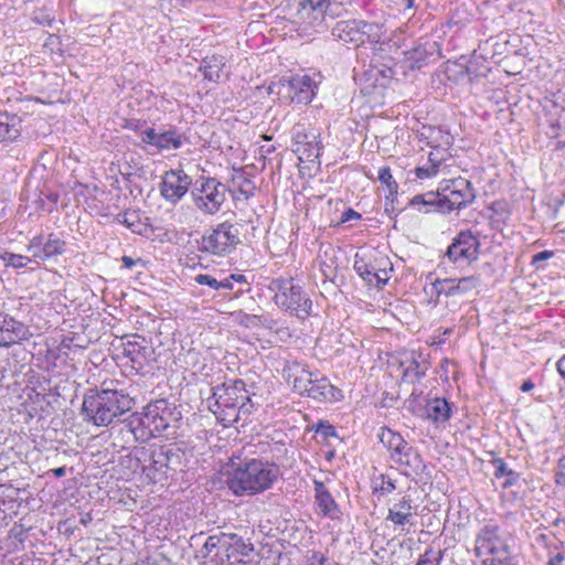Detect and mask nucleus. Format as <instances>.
<instances>
[{"label": "nucleus", "instance_id": "nucleus-59", "mask_svg": "<svg viewBox=\"0 0 565 565\" xmlns=\"http://www.w3.org/2000/svg\"><path fill=\"white\" fill-rule=\"evenodd\" d=\"M411 204H412V205H426V204H425V196H423V194L415 195V196L412 199Z\"/></svg>", "mask_w": 565, "mask_h": 565}, {"label": "nucleus", "instance_id": "nucleus-13", "mask_svg": "<svg viewBox=\"0 0 565 565\" xmlns=\"http://www.w3.org/2000/svg\"><path fill=\"white\" fill-rule=\"evenodd\" d=\"M479 246V239L470 231H462L448 246L443 264L448 262L458 266L470 265L478 258Z\"/></svg>", "mask_w": 565, "mask_h": 565}, {"label": "nucleus", "instance_id": "nucleus-51", "mask_svg": "<svg viewBox=\"0 0 565 565\" xmlns=\"http://www.w3.org/2000/svg\"><path fill=\"white\" fill-rule=\"evenodd\" d=\"M327 558L319 552H315L308 559L307 565H326Z\"/></svg>", "mask_w": 565, "mask_h": 565}, {"label": "nucleus", "instance_id": "nucleus-24", "mask_svg": "<svg viewBox=\"0 0 565 565\" xmlns=\"http://www.w3.org/2000/svg\"><path fill=\"white\" fill-rule=\"evenodd\" d=\"M413 500L409 495H404L398 502L394 503L388 510L386 520L397 526H403L411 522L413 516Z\"/></svg>", "mask_w": 565, "mask_h": 565}, {"label": "nucleus", "instance_id": "nucleus-9", "mask_svg": "<svg viewBox=\"0 0 565 565\" xmlns=\"http://www.w3.org/2000/svg\"><path fill=\"white\" fill-rule=\"evenodd\" d=\"M227 188L215 178H200L191 191L195 207L204 215H214L226 201Z\"/></svg>", "mask_w": 565, "mask_h": 565}, {"label": "nucleus", "instance_id": "nucleus-57", "mask_svg": "<svg viewBox=\"0 0 565 565\" xmlns=\"http://www.w3.org/2000/svg\"><path fill=\"white\" fill-rule=\"evenodd\" d=\"M429 552H426L417 562L416 565H436L434 561L429 557Z\"/></svg>", "mask_w": 565, "mask_h": 565}, {"label": "nucleus", "instance_id": "nucleus-21", "mask_svg": "<svg viewBox=\"0 0 565 565\" xmlns=\"http://www.w3.org/2000/svg\"><path fill=\"white\" fill-rule=\"evenodd\" d=\"M226 60L223 55L213 54L202 60L199 67L202 72L204 79L213 83H218L222 78L228 77V72H225Z\"/></svg>", "mask_w": 565, "mask_h": 565}, {"label": "nucleus", "instance_id": "nucleus-54", "mask_svg": "<svg viewBox=\"0 0 565 565\" xmlns=\"http://www.w3.org/2000/svg\"><path fill=\"white\" fill-rule=\"evenodd\" d=\"M439 151L437 152H430L428 157L429 166L434 167L436 170H438L441 161L444 160L443 157L438 156Z\"/></svg>", "mask_w": 565, "mask_h": 565}, {"label": "nucleus", "instance_id": "nucleus-26", "mask_svg": "<svg viewBox=\"0 0 565 565\" xmlns=\"http://www.w3.org/2000/svg\"><path fill=\"white\" fill-rule=\"evenodd\" d=\"M425 416L434 422H446L450 417L451 408L445 398L429 399L424 408Z\"/></svg>", "mask_w": 565, "mask_h": 565}, {"label": "nucleus", "instance_id": "nucleus-34", "mask_svg": "<svg viewBox=\"0 0 565 565\" xmlns=\"http://www.w3.org/2000/svg\"><path fill=\"white\" fill-rule=\"evenodd\" d=\"M117 220L134 233H141L143 224L139 221L138 214L135 211L120 213L118 214Z\"/></svg>", "mask_w": 565, "mask_h": 565}, {"label": "nucleus", "instance_id": "nucleus-7", "mask_svg": "<svg viewBox=\"0 0 565 565\" xmlns=\"http://www.w3.org/2000/svg\"><path fill=\"white\" fill-rule=\"evenodd\" d=\"M379 438L390 451V458L404 468L405 475H419L424 471L425 463L420 454L399 433L383 427Z\"/></svg>", "mask_w": 565, "mask_h": 565}, {"label": "nucleus", "instance_id": "nucleus-27", "mask_svg": "<svg viewBox=\"0 0 565 565\" xmlns=\"http://www.w3.org/2000/svg\"><path fill=\"white\" fill-rule=\"evenodd\" d=\"M21 120L15 115L0 113V141H13L20 136Z\"/></svg>", "mask_w": 565, "mask_h": 565}, {"label": "nucleus", "instance_id": "nucleus-44", "mask_svg": "<svg viewBox=\"0 0 565 565\" xmlns=\"http://www.w3.org/2000/svg\"><path fill=\"white\" fill-rule=\"evenodd\" d=\"M194 280L199 285H206L213 289H220V280H217L215 277L207 275V274H199L195 276Z\"/></svg>", "mask_w": 565, "mask_h": 565}, {"label": "nucleus", "instance_id": "nucleus-12", "mask_svg": "<svg viewBox=\"0 0 565 565\" xmlns=\"http://www.w3.org/2000/svg\"><path fill=\"white\" fill-rule=\"evenodd\" d=\"M440 211L461 210L476 199L475 190L467 179L458 178L446 181L439 186Z\"/></svg>", "mask_w": 565, "mask_h": 565}, {"label": "nucleus", "instance_id": "nucleus-28", "mask_svg": "<svg viewBox=\"0 0 565 565\" xmlns=\"http://www.w3.org/2000/svg\"><path fill=\"white\" fill-rule=\"evenodd\" d=\"M223 540H225L227 554L233 556H247L253 551V544L245 541L242 536L236 533H222Z\"/></svg>", "mask_w": 565, "mask_h": 565}, {"label": "nucleus", "instance_id": "nucleus-47", "mask_svg": "<svg viewBox=\"0 0 565 565\" xmlns=\"http://www.w3.org/2000/svg\"><path fill=\"white\" fill-rule=\"evenodd\" d=\"M388 273L385 268H379L376 266V270H375V274H374V285H376L377 287H381L382 285H385L386 281L388 280Z\"/></svg>", "mask_w": 565, "mask_h": 565}, {"label": "nucleus", "instance_id": "nucleus-31", "mask_svg": "<svg viewBox=\"0 0 565 565\" xmlns=\"http://www.w3.org/2000/svg\"><path fill=\"white\" fill-rule=\"evenodd\" d=\"M321 142L317 139L308 141L305 147L300 149H294V152L298 156V159L302 162H315L319 159L321 153Z\"/></svg>", "mask_w": 565, "mask_h": 565}, {"label": "nucleus", "instance_id": "nucleus-8", "mask_svg": "<svg viewBox=\"0 0 565 565\" xmlns=\"http://www.w3.org/2000/svg\"><path fill=\"white\" fill-rule=\"evenodd\" d=\"M148 457L149 465L143 470L154 482L168 479L170 472L182 470L184 452L174 445L152 446Z\"/></svg>", "mask_w": 565, "mask_h": 565}, {"label": "nucleus", "instance_id": "nucleus-22", "mask_svg": "<svg viewBox=\"0 0 565 565\" xmlns=\"http://www.w3.org/2000/svg\"><path fill=\"white\" fill-rule=\"evenodd\" d=\"M315 497L320 512L324 516L338 519L341 514L339 507L322 481L315 480Z\"/></svg>", "mask_w": 565, "mask_h": 565}, {"label": "nucleus", "instance_id": "nucleus-33", "mask_svg": "<svg viewBox=\"0 0 565 565\" xmlns=\"http://www.w3.org/2000/svg\"><path fill=\"white\" fill-rule=\"evenodd\" d=\"M233 183L237 191L245 196V199H248L254 195L256 185L252 180L246 178L243 173H238L233 178Z\"/></svg>", "mask_w": 565, "mask_h": 565}, {"label": "nucleus", "instance_id": "nucleus-37", "mask_svg": "<svg viewBox=\"0 0 565 565\" xmlns=\"http://www.w3.org/2000/svg\"><path fill=\"white\" fill-rule=\"evenodd\" d=\"M379 180L382 184H384L391 196L397 194L398 184L393 179L390 167H383L379 171Z\"/></svg>", "mask_w": 565, "mask_h": 565}, {"label": "nucleus", "instance_id": "nucleus-45", "mask_svg": "<svg viewBox=\"0 0 565 565\" xmlns=\"http://www.w3.org/2000/svg\"><path fill=\"white\" fill-rule=\"evenodd\" d=\"M160 132H157L153 128H148L141 134V141L151 146H157Z\"/></svg>", "mask_w": 565, "mask_h": 565}, {"label": "nucleus", "instance_id": "nucleus-25", "mask_svg": "<svg viewBox=\"0 0 565 565\" xmlns=\"http://www.w3.org/2000/svg\"><path fill=\"white\" fill-rule=\"evenodd\" d=\"M377 263H387V259H372L366 254L358 253L354 260V270L360 277L363 278L369 285H374V274Z\"/></svg>", "mask_w": 565, "mask_h": 565}, {"label": "nucleus", "instance_id": "nucleus-30", "mask_svg": "<svg viewBox=\"0 0 565 565\" xmlns=\"http://www.w3.org/2000/svg\"><path fill=\"white\" fill-rule=\"evenodd\" d=\"M65 250V242L60 239L54 234H50L47 239H43V247L41 252V260H46L57 255H62ZM36 256H40L38 254Z\"/></svg>", "mask_w": 565, "mask_h": 565}, {"label": "nucleus", "instance_id": "nucleus-56", "mask_svg": "<svg viewBox=\"0 0 565 565\" xmlns=\"http://www.w3.org/2000/svg\"><path fill=\"white\" fill-rule=\"evenodd\" d=\"M563 562H564V555L561 553H557L548 559L547 565H562Z\"/></svg>", "mask_w": 565, "mask_h": 565}, {"label": "nucleus", "instance_id": "nucleus-3", "mask_svg": "<svg viewBox=\"0 0 565 565\" xmlns=\"http://www.w3.org/2000/svg\"><path fill=\"white\" fill-rule=\"evenodd\" d=\"M280 476L277 465L262 459H245L226 480L228 489L236 495H254L273 487Z\"/></svg>", "mask_w": 565, "mask_h": 565}, {"label": "nucleus", "instance_id": "nucleus-10", "mask_svg": "<svg viewBox=\"0 0 565 565\" xmlns=\"http://www.w3.org/2000/svg\"><path fill=\"white\" fill-rule=\"evenodd\" d=\"M331 33L339 41L359 46L365 41L377 42L381 38V25L356 19L339 21Z\"/></svg>", "mask_w": 565, "mask_h": 565}, {"label": "nucleus", "instance_id": "nucleus-19", "mask_svg": "<svg viewBox=\"0 0 565 565\" xmlns=\"http://www.w3.org/2000/svg\"><path fill=\"white\" fill-rule=\"evenodd\" d=\"M28 328L9 316L0 315V345L9 347L28 338Z\"/></svg>", "mask_w": 565, "mask_h": 565}, {"label": "nucleus", "instance_id": "nucleus-5", "mask_svg": "<svg viewBox=\"0 0 565 565\" xmlns=\"http://www.w3.org/2000/svg\"><path fill=\"white\" fill-rule=\"evenodd\" d=\"M269 289L275 303L291 316L306 319L311 313L312 301L294 278L273 279Z\"/></svg>", "mask_w": 565, "mask_h": 565}, {"label": "nucleus", "instance_id": "nucleus-11", "mask_svg": "<svg viewBox=\"0 0 565 565\" xmlns=\"http://www.w3.org/2000/svg\"><path fill=\"white\" fill-rule=\"evenodd\" d=\"M238 244L237 226L230 222H223L202 236L201 248L204 252L223 256L234 250Z\"/></svg>", "mask_w": 565, "mask_h": 565}, {"label": "nucleus", "instance_id": "nucleus-29", "mask_svg": "<svg viewBox=\"0 0 565 565\" xmlns=\"http://www.w3.org/2000/svg\"><path fill=\"white\" fill-rule=\"evenodd\" d=\"M319 135L315 131V129L308 127L305 124H296L291 130L292 150L305 147L308 141L317 139Z\"/></svg>", "mask_w": 565, "mask_h": 565}, {"label": "nucleus", "instance_id": "nucleus-4", "mask_svg": "<svg viewBox=\"0 0 565 565\" xmlns=\"http://www.w3.org/2000/svg\"><path fill=\"white\" fill-rule=\"evenodd\" d=\"M248 401L249 396L244 381L235 380L215 386L207 403L216 419L227 427L238 420L242 412H249Z\"/></svg>", "mask_w": 565, "mask_h": 565}, {"label": "nucleus", "instance_id": "nucleus-1", "mask_svg": "<svg viewBox=\"0 0 565 565\" xmlns=\"http://www.w3.org/2000/svg\"><path fill=\"white\" fill-rule=\"evenodd\" d=\"M105 385L106 383H103L100 390H90L84 395L82 403L84 422L97 427H106L115 423L135 405V399L124 390L105 387Z\"/></svg>", "mask_w": 565, "mask_h": 565}, {"label": "nucleus", "instance_id": "nucleus-64", "mask_svg": "<svg viewBox=\"0 0 565 565\" xmlns=\"http://www.w3.org/2000/svg\"><path fill=\"white\" fill-rule=\"evenodd\" d=\"M92 520L89 514H86L84 518H82L81 523L86 525Z\"/></svg>", "mask_w": 565, "mask_h": 565}, {"label": "nucleus", "instance_id": "nucleus-36", "mask_svg": "<svg viewBox=\"0 0 565 565\" xmlns=\"http://www.w3.org/2000/svg\"><path fill=\"white\" fill-rule=\"evenodd\" d=\"M492 465L494 467L493 475L495 478H502L505 476L509 477V479L505 481L504 486L512 484V482L516 479V477H518L516 473L513 470L509 469L507 463L502 459H500V458L494 459L492 461Z\"/></svg>", "mask_w": 565, "mask_h": 565}, {"label": "nucleus", "instance_id": "nucleus-60", "mask_svg": "<svg viewBox=\"0 0 565 565\" xmlns=\"http://www.w3.org/2000/svg\"><path fill=\"white\" fill-rule=\"evenodd\" d=\"M51 472L56 478H62V477H64L66 475V468L65 467H58V468L52 469Z\"/></svg>", "mask_w": 565, "mask_h": 565}, {"label": "nucleus", "instance_id": "nucleus-49", "mask_svg": "<svg viewBox=\"0 0 565 565\" xmlns=\"http://www.w3.org/2000/svg\"><path fill=\"white\" fill-rule=\"evenodd\" d=\"M316 433L323 435L324 437L334 436L335 429L330 424L320 422L317 425Z\"/></svg>", "mask_w": 565, "mask_h": 565}, {"label": "nucleus", "instance_id": "nucleus-32", "mask_svg": "<svg viewBox=\"0 0 565 565\" xmlns=\"http://www.w3.org/2000/svg\"><path fill=\"white\" fill-rule=\"evenodd\" d=\"M181 145V136L175 130H167L160 132L156 148L159 150L179 149Z\"/></svg>", "mask_w": 565, "mask_h": 565}, {"label": "nucleus", "instance_id": "nucleus-20", "mask_svg": "<svg viewBox=\"0 0 565 565\" xmlns=\"http://www.w3.org/2000/svg\"><path fill=\"white\" fill-rule=\"evenodd\" d=\"M479 285L478 278L475 276L463 277L459 280L456 279H438L434 284L437 294H444L446 296H455L459 294H466L476 289Z\"/></svg>", "mask_w": 565, "mask_h": 565}, {"label": "nucleus", "instance_id": "nucleus-62", "mask_svg": "<svg viewBox=\"0 0 565 565\" xmlns=\"http://www.w3.org/2000/svg\"><path fill=\"white\" fill-rule=\"evenodd\" d=\"M534 387V383L531 381V380H527L525 382H523V384L521 385V391L522 392H530L531 390H533Z\"/></svg>", "mask_w": 565, "mask_h": 565}, {"label": "nucleus", "instance_id": "nucleus-48", "mask_svg": "<svg viewBox=\"0 0 565 565\" xmlns=\"http://www.w3.org/2000/svg\"><path fill=\"white\" fill-rule=\"evenodd\" d=\"M425 196V204L426 205H437L440 210V194L439 189L436 192H427L423 194Z\"/></svg>", "mask_w": 565, "mask_h": 565}, {"label": "nucleus", "instance_id": "nucleus-23", "mask_svg": "<svg viewBox=\"0 0 565 565\" xmlns=\"http://www.w3.org/2000/svg\"><path fill=\"white\" fill-rule=\"evenodd\" d=\"M420 355L416 356L412 352L409 358L401 363L403 367V380L408 383L419 382L429 369V363L426 360H419Z\"/></svg>", "mask_w": 565, "mask_h": 565}, {"label": "nucleus", "instance_id": "nucleus-35", "mask_svg": "<svg viewBox=\"0 0 565 565\" xmlns=\"http://www.w3.org/2000/svg\"><path fill=\"white\" fill-rule=\"evenodd\" d=\"M0 259L3 262L6 266L13 267L15 269H21L26 267L29 263H31V258L24 255L13 254V253H4L0 256Z\"/></svg>", "mask_w": 565, "mask_h": 565}, {"label": "nucleus", "instance_id": "nucleus-52", "mask_svg": "<svg viewBox=\"0 0 565 565\" xmlns=\"http://www.w3.org/2000/svg\"><path fill=\"white\" fill-rule=\"evenodd\" d=\"M552 256H553V252H552V250H543V252H540V253L535 254V255L532 257V264H533V265H536L539 262L547 260V259H550Z\"/></svg>", "mask_w": 565, "mask_h": 565}, {"label": "nucleus", "instance_id": "nucleus-43", "mask_svg": "<svg viewBox=\"0 0 565 565\" xmlns=\"http://www.w3.org/2000/svg\"><path fill=\"white\" fill-rule=\"evenodd\" d=\"M42 247H43V236L42 235L34 236L30 241L29 245L26 246L28 250L30 253H32V257L34 259H41V256H36V255L38 254L41 255Z\"/></svg>", "mask_w": 565, "mask_h": 565}, {"label": "nucleus", "instance_id": "nucleus-14", "mask_svg": "<svg viewBox=\"0 0 565 565\" xmlns=\"http://www.w3.org/2000/svg\"><path fill=\"white\" fill-rule=\"evenodd\" d=\"M192 178L182 169H171L162 175L159 190L161 196L171 204H177L188 193Z\"/></svg>", "mask_w": 565, "mask_h": 565}, {"label": "nucleus", "instance_id": "nucleus-61", "mask_svg": "<svg viewBox=\"0 0 565 565\" xmlns=\"http://www.w3.org/2000/svg\"><path fill=\"white\" fill-rule=\"evenodd\" d=\"M557 370H558L559 374L563 377H565V355L558 360Z\"/></svg>", "mask_w": 565, "mask_h": 565}, {"label": "nucleus", "instance_id": "nucleus-50", "mask_svg": "<svg viewBox=\"0 0 565 565\" xmlns=\"http://www.w3.org/2000/svg\"><path fill=\"white\" fill-rule=\"evenodd\" d=\"M556 482L558 484L565 486V455L558 460Z\"/></svg>", "mask_w": 565, "mask_h": 565}, {"label": "nucleus", "instance_id": "nucleus-40", "mask_svg": "<svg viewBox=\"0 0 565 565\" xmlns=\"http://www.w3.org/2000/svg\"><path fill=\"white\" fill-rule=\"evenodd\" d=\"M145 350H146V348L137 345V344H132L130 342L128 343V347L125 349L127 355L130 356L131 361L134 363H138L140 365H141L140 359L145 356V354L142 353V351H145Z\"/></svg>", "mask_w": 565, "mask_h": 565}, {"label": "nucleus", "instance_id": "nucleus-42", "mask_svg": "<svg viewBox=\"0 0 565 565\" xmlns=\"http://www.w3.org/2000/svg\"><path fill=\"white\" fill-rule=\"evenodd\" d=\"M235 320L245 327L255 326L260 321V318L256 315H247L243 311H237L234 313Z\"/></svg>", "mask_w": 565, "mask_h": 565}, {"label": "nucleus", "instance_id": "nucleus-38", "mask_svg": "<svg viewBox=\"0 0 565 565\" xmlns=\"http://www.w3.org/2000/svg\"><path fill=\"white\" fill-rule=\"evenodd\" d=\"M373 488L375 492L388 494L396 489V486L391 478L382 473L373 479Z\"/></svg>", "mask_w": 565, "mask_h": 565}, {"label": "nucleus", "instance_id": "nucleus-15", "mask_svg": "<svg viewBox=\"0 0 565 565\" xmlns=\"http://www.w3.org/2000/svg\"><path fill=\"white\" fill-rule=\"evenodd\" d=\"M195 557L203 565H226L231 559V554H227L222 533L206 537L202 547L196 552Z\"/></svg>", "mask_w": 565, "mask_h": 565}, {"label": "nucleus", "instance_id": "nucleus-46", "mask_svg": "<svg viewBox=\"0 0 565 565\" xmlns=\"http://www.w3.org/2000/svg\"><path fill=\"white\" fill-rule=\"evenodd\" d=\"M434 167L427 164L415 169L416 177L419 179L430 178L437 173Z\"/></svg>", "mask_w": 565, "mask_h": 565}, {"label": "nucleus", "instance_id": "nucleus-18", "mask_svg": "<svg viewBox=\"0 0 565 565\" xmlns=\"http://www.w3.org/2000/svg\"><path fill=\"white\" fill-rule=\"evenodd\" d=\"M310 382L303 394L310 398L319 402H333L341 395L340 391L326 376H321L319 373H313Z\"/></svg>", "mask_w": 565, "mask_h": 565}, {"label": "nucleus", "instance_id": "nucleus-63", "mask_svg": "<svg viewBox=\"0 0 565 565\" xmlns=\"http://www.w3.org/2000/svg\"><path fill=\"white\" fill-rule=\"evenodd\" d=\"M415 1L416 0H404L405 7L408 8V9L415 7Z\"/></svg>", "mask_w": 565, "mask_h": 565}, {"label": "nucleus", "instance_id": "nucleus-58", "mask_svg": "<svg viewBox=\"0 0 565 565\" xmlns=\"http://www.w3.org/2000/svg\"><path fill=\"white\" fill-rule=\"evenodd\" d=\"M121 262H122L124 266L128 269L132 268L136 264V260L129 256H122Z\"/></svg>", "mask_w": 565, "mask_h": 565}, {"label": "nucleus", "instance_id": "nucleus-39", "mask_svg": "<svg viewBox=\"0 0 565 565\" xmlns=\"http://www.w3.org/2000/svg\"><path fill=\"white\" fill-rule=\"evenodd\" d=\"M329 4V0H301L302 9L309 8L310 10L318 11L319 13H327Z\"/></svg>", "mask_w": 565, "mask_h": 565}, {"label": "nucleus", "instance_id": "nucleus-55", "mask_svg": "<svg viewBox=\"0 0 565 565\" xmlns=\"http://www.w3.org/2000/svg\"><path fill=\"white\" fill-rule=\"evenodd\" d=\"M236 279L235 275H231L222 280H220V289H233V280Z\"/></svg>", "mask_w": 565, "mask_h": 565}, {"label": "nucleus", "instance_id": "nucleus-16", "mask_svg": "<svg viewBox=\"0 0 565 565\" xmlns=\"http://www.w3.org/2000/svg\"><path fill=\"white\" fill-rule=\"evenodd\" d=\"M313 372L308 370L306 364H302L296 360L286 361L282 375L286 381L292 385L295 392L303 395L307 386L311 383V376Z\"/></svg>", "mask_w": 565, "mask_h": 565}, {"label": "nucleus", "instance_id": "nucleus-2", "mask_svg": "<svg viewBox=\"0 0 565 565\" xmlns=\"http://www.w3.org/2000/svg\"><path fill=\"white\" fill-rule=\"evenodd\" d=\"M180 419L181 412L175 405L167 399H157L148 404L142 414H132L127 427L135 440L146 441L154 437L173 435Z\"/></svg>", "mask_w": 565, "mask_h": 565}, {"label": "nucleus", "instance_id": "nucleus-17", "mask_svg": "<svg viewBox=\"0 0 565 565\" xmlns=\"http://www.w3.org/2000/svg\"><path fill=\"white\" fill-rule=\"evenodd\" d=\"M315 83L308 75H297L288 81L287 95L292 103L308 104L315 96Z\"/></svg>", "mask_w": 565, "mask_h": 565}, {"label": "nucleus", "instance_id": "nucleus-41", "mask_svg": "<svg viewBox=\"0 0 565 565\" xmlns=\"http://www.w3.org/2000/svg\"><path fill=\"white\" fill-rule=\"evenodd\" d=\"M409 54V61H412V67L420 68L423 62L426 60V50L416 47Z\"/></svg>", "mask_w": 565, "mask_h": 565}, {"label": "nucleus", "instance_id": "nucleus-53", "mask_svg": "<svg viewBox=\"0 0 565 565\" xmlns=\"http://www.w3.org/2000/svg\"><path fill=\"white\" fill-rule=\"evenodd\" d=\"M360 217H361V215L358 212H355L352 209H348L347 211H344L342 213L341 222L345 223V222H349L351 220H359Z\"/></svg>", "mask_w": 565, "mask_h": 565}, {"label": "nucleus", "instance_id": "nucleus-6", "mask_svg": "<svg viewBox=\"0 0 565 565\" xmlns=\"http://www.w3.org/2000/svg\"><path fill=\"white\" fill-rule=\"evenodd\" d=\"M475 552L483 565H515L507 539L497 525H486L476 537Z\"/></svg>", "mask_w": 565, "mask_h": 565}]
</instances>
